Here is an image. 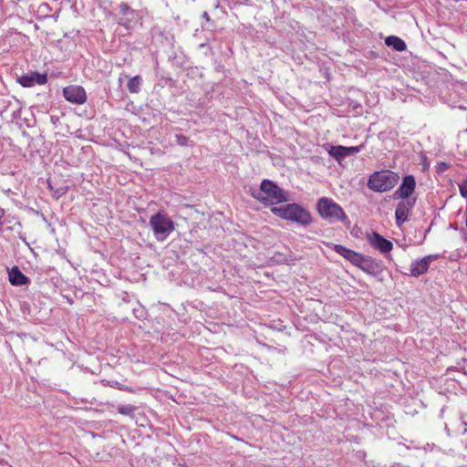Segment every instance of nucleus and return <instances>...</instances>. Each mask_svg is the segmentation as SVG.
<instances>
[{"instance_id": "5", "label": "nucleus", "mask_w": 467, "mask_h": 467, "mask_svg": "<svg viewBox=\"0 0 467 467\" xmlns=\"http://www.w3.org/2000/svg\"><path fill=\"white\" fill-rule=\"evenodd\" d=\"M333 250L364 272L370 273L374 268V261L369 256H366L341 244H333Z\"/></svg>"}, {"instance_id": "9", "label": "nucleus", "mask_w": 467, "mask_h": 467, "mask_svg": "<svg viewBox=\"0 0 467 467\" xmlns=\"http://www.w3.org/2000/svg\"><path fill=\"white\" fill-rule=\"evenodd\" d=\"M65 99L73 104H84L87 101V94L81 86L70 85L63 88Z\"/></svg>"}, {"instance_id": "3", "label": "nucleus", "mask_w": 467, "mask_h": 467, "mask_svg": "<svg viewBox=\"0 0 467 467\" xmlns=\"http://www.w3.org/2000/svg\"><path fill=\"white\" fill-rule=\"evenodd\" d=\"M317 209L320 217L331 223L348 221V216L343 208L330 198L322 197L318 199Z\"/></svg>"}, {"instance_id": "14", "label": "nucleus", "mask_w": 467, "mask_h": 467, "mask_svg": "<svg viewBox=\"0 0 467 467\" xmlns=\"http://www.w3.org/2000/svg\"><path fill=\"white\" fill-rule=\"evenodd\" d=\"M9 282L13 285H23L29 284L30 280L17 266L12 267L8 273Z\"/></svg>"}, {"instance_id": "11", "label": "nucleus", "mask_w": 467, "mask_h": 467, "mask_svg": "<svg viewBox=\"0 0 467 467\" xmlns=\"http://www.w3.org/2000/svg\"><path fill=\"white\" fill-rule=\"evenodd\" d=\"M18 83L25 87L30 88L35 85H44L47 82V76L46 74H39L37 72H29L18 78Z\"/></svg>"}, {"instance_id": "13", "label": "nucleus", "mask_w": 467, "mask_h": 467, "mask_svg": "<svg viewBox=\"0 0 467 467\" xmlns=\"http://www.w3.org/2000/svg\"><path fill=\"white\" fill-rule=\"evenodd\" d=\"M368 242L372 247L382 254L389 253L393 249V244L378 233H373L369 235Z\"/></svg>"}, {"instance_id": "17", "label": "nucleus", "mask_w": 467, "mask_h": 467, "mask_svg": "<svg viewBox=\"0 0 467 467\" xmlns=\"http://www.w3.org/2000/svg\"><path fill=\"white\" fill-rule=\"evenodd\" d=\"M135 410H136V408L132 405H124V406H119L118 408V412L122 415H126V416L132 415Z\"/></svg>"}, {"instance_id": "4", "label": "nucleus", "mask_w": 467, "mask_h": 467, "mask_svg": "<svg viewBox=\"0 0 467 467\" xmlns=\"http://www.w3.org/2000/svg\"><path fill=\"white\" fill-rule=\"evenodd\" d=\"M400 181V175L391 171L373 172L368 181V187L376 192H385L394 188Z\"/></svg>"}, {"instance_id": "20", "label": "nucleus", "mask_w": 467, "mask_h": 467, "mask_svg": "<svg viewBox=\"0 0 467 467\" xmlns=\"http://www.w3.org/2000/svg\"><path fill=\"white\" fill-rule=\"evenodd\" d=\"M118 389L119 390H124V391H128V392H130V393H134L135 392V390L132 388L128 387V386H124L122 384H118Z\"/></svg>"}, {"instance_id": "19", "label": "nucleus", "mask_w": 467, "mask_h": 467, "mask_svg": "<svg viewBox=\"0 0 467 467\" xmlns=\"http://www.w3.org/2000/svg\"><path fill=\"white\" fill-rule=\"evenodd\" d=\"M460 193L462 197L467 198V179L459 184Z\"/></svg>"}, {"instance_id": "6", "label": "nucleus", "mask_w": 467, "mask_h": 467, "mask_svg": "<svg viewBox=\"0 0 467 467\" xmlns=\"http://www.w3.org/2000/svg\"><path fill=\"white\" fill-rule=\"evenodd\" d=\"M150 225L158 240L164 241L174 230V223L164 212L159 211L150 218Z\"/></svg>"}, {"instance_id": "1", "label": "nucleus", "mask_w": 467, "mask_h": 467, "mask_svg": "<svg viewBox=\"0 0 467 467\" xmlns=\"http://www.w3.org/2000/svg\"><path fill=\"white\" fill-rule=\"evenodd\" d=\"M253 196L266 205L277 204L287 201L285 192L269 180H264L261 182L260 189L255 191Z\"/></svg>"}, {"instance_id": "21", "label": "nucleus", "mask_w": 467, "mask_h": 467, "mask_svg": "<svg viewBox=\"0 0 467 467\" xmlns=\"http://www.w3.org/2000/svg\"><path fill=\"white\" fill-rule=\"evenodd\" d=\"M202 18H204L207 22H211L212 19L207 12H203L202 15Z\"/></svg>"}, {"instance_id": "7", "label": "nucleus", "mask_w": 467, "mask_h": 467, "mask_svg": "<svg viewBox=\"0 0 467 467\" xmlns=\"http://www.w3.org/2000/svg\"><path fill=\"white\" fill-rule=\"evenodd\" d=\"M416 189V181L412 175H406L400 187L393 192V199H406L411 200Z\"/></svg>"}, {"instance_id": "8", "label": "nucleus", "mask_w": 467, "mask_h": 467, "mask_svg": "<svg viewBox=\"0 0 467 467\" xmlns=\"http://www.w3.org/2000/svg\"><path fill=\"white\" fill-rule=\"evenodd\" d=\"M395 211V218L397 225L400 226L408 221L409 214L416 204V197L411 200L400 199Z\"/></svg>"}, {"instance_id": "18", "label": "nucleus", "mask_w": 467, "mask_h": 467, "mask_svg": "<svg viewBox=\"0 0 467 467\" xmlns=\"http://www.w3.org/2000/svg\"><path fill=\"white\" fill-rule=\"evenodd\" d=\"M176 141L181 146H186L188 143V138L182 134H177L175 136Z\"/></svg>"}, {"instance_id": "12", "label": "nucleus", "mask_w": 467, "mask_h": 467, "mask_svg": "<svg viewBox=\"0 0 467 467\" xmlns=\"http://www.w3.org/2000/svg\"><path fill=\"white\" fill-rule=\"evenodd\" d=\"M435 259V256L427 255L420 260H416L412 262L410 265V274L414 277H419L420 275L427 273L430 264L432 260Z\"/></svg>"}, {"instance_id": "10", "label": "nucleus", "mask_w": 467, "mask_h": 467, "mask_svg": "<svg viewBox=\"0 0 467 467\" xmlns=\"http://www.w3.org/2000/svg\"><path fill=\"white\" fill-rule=\"evenodd\" d=\"M362 146H357V147H345V146H331L328 154L336 159L338 162H340L342 160L348 156L355 155L358 153L361 150Z\"/></svg>"}, {"instance_id": "16", "label": "nucleus", "mask_w": 467, "mask_h": 467, "mask_svg": "<svg viewBox=\"0 0 467 467\" xmlns=\"http://www.w3.org/2000/svg\"><path fill=\"white\" fill-rule=\"evenodd\" d=\"M141 86V78L140 76H135L130 78L127 88L130 93H138L140 89Z\"/></svg>"}, {"instance_id": "22", "label": "nucleus", "mask_w": 467, "mask_h": 467, "mask_svg": "<svg viewBox=\"0 0 467 467\" xmlns=\"http://www.w3.org/2000/svg\"><path fill=\"white\" fill-rule=\"evenodd\" d=\"M120 7H121L122 12H124V13H125L126 10H128L130 8L127 4H122L120 5Z\"/></svg>"}, {"instance_id": "2", "label": "nucleus", "mask_w": 467, "mask_h": 467, "mask_svg": "<svg viewBox=\"0 0 467 467\" xmlns=\"http://www.w3.org/2000/svg\"><path fill=\"white\" fill-rule=\"evenodd\" d=\"M271 211L274 214L282 219L292 221L305 226L310 224L312 222L310 213L296 203H290L284 207H273Z\"/></svg>"}, {"instance_id": "23", "label": "nucleus", "mask_w": 467, "mask_h": 467, "mask_svg": "<svg viewBox=\"0 0 467 467\" xmlns=\"http://www.w3.org/2000/svg\"><path fill=\"white\" fill-rule=\"evenodd\" d=\"M440 165L441 167V171H444V170H446L448 168V165L446 163H444V162L441 163Z\"/></svg>"}, {"instance_id": "15", "label": "nucleus", "mask_w": 467, "mask_h": 467, "mask_svg": "<svg viewBox=\"0 0 467 467\" xmlns=\"http://www.w3.org/2000/svg\"><path fill=\"white\" fill-rule=\"evenodd\" d=\"M385 43L388 47H392L396 51H404L406 49V43L396 36H388Z\"/></svg>"}]
</instances>
